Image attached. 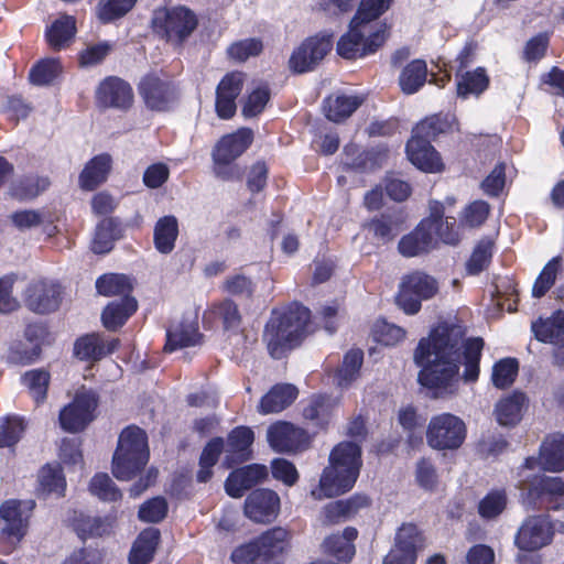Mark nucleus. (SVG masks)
<instances>
[{
  "label": "nucleus",
  "mask_w": 564,
  "mask_h": 564,
  "mask_svg": "<svg viewBox=\"0 0 564 564\" xmlns=\"http://www.w3.org/2000/svg\"><path fill=\"white\" fill-rule=\"evenodd\" d=\"M463 336L457 325L440 322L425 337V389L433 390L435 397L454 393Z\"/></svg>",
  "instance_id": "f257e3e1"
},
{
  "label": "nucleus",
  "mask_w": 564,
  "mask_h": 564,
  "mask_svg": "<svg viewBox=\"0 0 564 564\" xmlns=\"http://www.w3.org/2000/svg\"><path fill=\"white\" fill-rule=\"evenodd\" d=\"M361 466V448L352 442L339 443L330 452L329 465L323 470L318 487L312 490V497L322 500L349 491Z\"/></svg>",
  "instance_id": "f03ea898"
},
{
  "label": "nucleus",
  "mask_w": 564,
  "mask_h": 564,
  "mask_svg": "<svg viewBox=\"0 0 564 564\" xmlns=\"http://www.w3.org/2000/svg\"><path fill=\"white\" fill-rule=\"evenodd\" d=\"M313 332L311 312L307 307L293 304L281 313H274L265 325L263 339L270 355L282 358L285 352L300 346Z\"/></svg>",
  "instance_id": "7ed1b4c3"
},
{
  "label": "nucleus",
  "mask_w": 564,
  "mask_h": 564,
  "mask_svg": "<svg viewBox=\"0 0 564 564\" xmlns=\"http://www.w3.org/2000/svg\"><path fill=\"white\" fill-rule=\"evenodd\" d=\"M148 437L137 426L124 429L112 458V474L119 480L132 479L148 463Z\"/></svg>",
  "instance_id": "20e7f679"
},
{
  "label": "nucleus",
  "mask_w": 564,
  "mask_h": 564,
  "mask_svg": "<svg viewBox=\"0 0 564 564\" xmlns=\"http://www.w3.org/2000/svg\"><path fill=\"white\" fill-rule=\"evenodd\" d=\"M521 500L533 510L564 509V479L542 473L529 474L518 482Z\"/></svg>",
  "instance_id": "39448f33"
},
{
  "label": "nucleus",
  "mask_w": 564,
  "mask_h": 564,
  "mask_svg": "<svg viewBox=\"0 0 564 564\" xmlns=\"http://www.w3.org/2000/svg\"><path fill=\"white\" fill-rule=\"evenodd\" d=\"M387 39L384 24L376 25L358 24L355 19L350 22L349 31L337 43V53L347 59H355L375 53Z\"/></svg>",
  "instance_id": "423d86ee"
},
{
  "label": "nucleus",
  "mask_w": 564,
  "mask_h": 564,
  "mask_svg": "<svg viewBox=\"0 0 564 564\" xmlns=\"http://www.w3.org/2000/svg\"><path fill=\"white\" fill-rule=\"evenodd\" d=\"M289 532L283 528H273L256 541L236 549L231 560L237 564H271V561L284 552Z\"/></svg>",
  "instance_id": "0eeeda50"
},
{
  "label": "nucleus",
  "mask_w": 564,
  "mask_h": 564,
  "mask_svg": "<svg viewBox=\"0 0 564 564\" xmlns=\"http://www.w3.org/2000/svg\"><path fill=\"white\" fill-rule=\"evenodd\" d=\"M196 14L185 7L160 8L154 11L153 30L167 42L181 45L197 28Z\"/></svg>",
  "instance_id": "6e6552de"
},
{
  "label": "nucleus",
  "mask_w": 564,
  "mask_h": 564,
  "mask_svg": "<svg viewBox=\"0 0 564 564\" xmlns=\"http://www.w3.org/2000/svg\"><path fill=\"white\" fill-rule=\"evenodd\" d=\"M427 443L435 449H458L467 436L465 422L452 413H442L430 420L425 431Z\"/></svg>",
  "instance_id": "1a4fd4ad"
},
{
  "label": "nucleus",
  "mask_w": 564,
  "mask_h": 564,
  "mask_svg": "<svg viewBox=\"0 0 564 564\" xmlns=\"http://www.w3.org/2000/svg\"><path fill=\"white\" fill-rule=\"evenodd\" d=\"M34 500L10 499L0 506L1 536L12 544L19 543L28 532L35 509Z\"/></svg>",
  "instance_id": "9d476101"
},
{
  "label": "nucleus",
  "mask_w": 564,
  "mask_h": 564,
  "mask_svg": "<svg viewBox=\"0 0 564 564\" xmlns=\"http://www.w3.org/2000/svg\"><path fill=\"white\" fill-rule=\"evenodd\" d=\"M554 535V524L549 516H530L518 529L514 544L521 551L536 552L550 545Z\"/></svg>",
  "instance_id": "9b49d317"
},
{
  "label": "nucleus",
  "mask_w": 564,
  "mask_h": 564,
  "mask_svg": "<svg viewBox=\"0 0 564 564\" xmlns=\"http://www.w3.org/2000/svg\"><path fill=\"white\" fill-rule=\"evenodd\" d=\"M97 408L96 394L86 389L77 391L74 401L59 413L61 426L68 432H78L94 420Z\"/></svg>",
  "instance_id": "f8f14e48"
},
{
  "label": "nucleus",
  "mask_w": 564,
  "mask_h": 564,
  "mask_svg": "<svg viewBox=\"0 0 564 564\" xmlns=\"http://www.w3.org/2000/svg\"><path fill=\"white\" fill-rule=\"evenodd\" d=\"M330 35H316L307 39L290 57V68L294 73L312 70L332 50Z\"/></svg>",
  "instance_id": "ddd939ff"
},
{
  "label": "nucleus",
  "mask_w": 564,
  "mask_h": 564,
  "mask_svg": "<svg viewBox=\"0 0 564 564\" xmlns=\"http://www.w3.org/2000/svg\"><path fill=\"white\" fill-rule=\"evenodd\" d=\"M430 214L425 217V252L432 247V236L435 235L442 242L449 246H457L460 242V235L456 220L444 221V205L437 200H430Z\"/></svg>",
  "instance_id": "4468645a"
},
{
  "label": "nucleus",
  "mask_w": 564,
  "mask_h": 564,
  "mask_svg": "<svg viewBox=\"0 0 564 564\" xmlns=\"http://www.w3.org/2000/svg\"><path fill=\"white\" fill-rule=\"evenodd\" d=\"M421 532L414 524H403L395 538V544L384 557L383 564H414Z\"/></svg>",
  "instance_id": "2eb2a0df"
},
{
  "label": "nucleus",
  "mask_w": 564,
  "mask_h": 564,
  "mask_svg": "<svg viewBox=\"0 0 564 564\" xmlns=\"http://www.w3.org/2000/svg\"><path fill=\"white\" fill-rule=\"evenodd\" d=\"M267 438L275 452H295L308 442L305 430L289 422H278L268 429Z\"/></svg>",
  "instance_id": "dca6fc26"
},
{
  "label": "nucleus",
  "mask_w": 564,
  "mask_h": 564,
  "mask_svg": "<svg viewBox=\"0 0 564 564\" xmlns=\"http://www.w3.org/2000/svg\"><path fill=\"white\" fill-rule=\"evenodd\" d=\"M280 510V498L270 489L252 491L245 501V514L254 522H270Z\"/></svg>",
  "instance_id": "f3484780"
},
{
  "label": "nucleus",
  "mask_w": 564,
  "mask_h": 564,
  "mask_svg": "<svg viewBox=\"0 0 564 564\" xmlns=\"http://www.w3.org/2000/svg\"><path fill=\"white\" fill-rule=\"evenodd\" d=\"M96 98L101 107L128 109L132 105L133 93L130 85L124 80L118 77H109L100 83Z\"/></svg>",
  "instance_id": "a211bd4d"
},
{
  "label": "nucleus",
  "mask_w": 564,
  "mask_h": 564,
  "mask_svg": "<svg viewBox=\"0 0 564 564\" xmlns=\"http://www.w3.org/2000/svg\"><path fill=\"white\" fill-rule=\"evenodd\" d=\"M252 131L247 128L223 137L216 144L213 158L217 165H226L240 156L252 142Z\"/></svg>",
  "instance_id": "6ab92c4d"
},
{
  "label": "nucleus",
  "mask_w": 564,
  "mask_h": 564,
  "mask_svg": "<svg viewBox=\"0 0 564 564\" xmlns=\"http://www.w3.org/2000/svg\"><path fill=\"white\" fill-rule=\"evenodd\" d=\"M59 304V286L48 281H35L28 288L26 305L33 312L45 314Z\"/></svg>",
  "instance_id": "aec40b11"
},
{
  "label": "nucleus",
  "mask_w": 564,
  "mask_h": 564,
  "mask_svg": "<svg viewBox=\"0 0 564 564\" xmlns=\"http://www.w3.org/2000/svg\"><path fill=\"white\" fill-rule=\"evenodd\" d=\"M268 475L264 465L252 464L234 470L227 478L225 488L227 494L234 498H240L243 492L258 482L262 481Z\"/></svg>",
  "instance_id": "412c9836"
},
{
  "label": "nucleus",
  "mask_w": 564,
  "mask_h": 564,
  "mask_svg": "<svg viewBox=\"0 0 564 564\" xmlns=\"http://www.w3.org/2000/svg\"><path fill=\"white\" fill-rule=\"evenodd\" d=\"M254 434L251 429L239 426L228 435L225 448V463L227 467L246 460L250 456V446L253 443Z\"/></svg>",
  "instance_id": "4be33fe9"
},
{
  "label": "nucleus",
  "mask_w": 564,
  "mask_h": 564,
  "mask_svg": "<svg viewBox=\"0 0 564 564\" xmlns=\"http://www.w3.org/2000/svg\"><path fill=\"white\" fill-rule=\"evenodd\" d=\"M119 346L117 338L106 339L99 334H90L79 338L75 344V355L83 359L98 360L113 352Z\"/></svg>",
  "instance_id": "5701e85b"
},
{
  "label": "nucleus",
  "mask_w": 564,
  "mask_h": 564,
  "mask_svg": "<svg viewBox=\"0 0 564 564\" xmlns=\"http://www.w3.org/2000/svg\"><path fill=\"white\" fill-rule=\"evenodd\" d=\"M540 467L544 471H564V434L547 435L540 445Z\"/></svg>",
  "instance_id": "b1692460"
},
{
  "label": "nucleus",
  "mask_w": 564,
  "mask_h": 564,
  "mask_svg": "<svg viewBox=\"0 0 564 564\" xmlns=\"http://www.w3.org/2000/svg\"><path fill=\"white\" fill-rule=\"evenodd\" d=\"M423 297V274L414 272L403 278L397 296L398 305L406 314H415L421 308Z\"/></svg>",
  "instance_id": "393cba45"
},
{
  "label": "nucleus",
  "mask_w": 564,
  "mask_h": 564,
  "mask_svg": "<svg viewBox=\"0 0 564 564\" xmlns=\"http://www.w3.org/2000/svg\"><path fill=\"white\" fill-rule=\"evenodd\" d=\"M139 89L147 106L153 110H165L173 99L170 85L155 76L143 78Z\"/></svg>",
  "instance_id": "a878e982"
},
{
  "label": "nucleus",
  "mask_w": 564,
  "mask_h": 564,
  "mask_svg": "<svg viewBox=\"0 0 564 564\" xmlns=\"http://www.w3.org/2000/svg\"><path fill=\"white\" fill-rule=\"evenodd\" d=\"M296 387L290 383L275 384L262 397L259 412L262 414L278 413L288 408L297 398Z\"/></svg>",
  "instance_id": "bb28decb"
},
{
  "label": "nucleus",
  "mask_w": 564,
  "mask_h": 564,
  "mask_svg": "<svg viewBox=\"0 0 564 564\" xmlns=\"http://www.w3.org/2000/svg\"><path fill=\"white\" fill-rule=\"evenodd\" d=\"M528 404L525 393L513 391L502 398L495 409L497 422L502 426H514L522 419V410Z\"/></svg>",
  "instance_id": "cd10ccee"
},
{
  "label": "nucleus",
  "mask_w": 564,
  "mask_h": 564,
  "mask_svg": "<svg viewBox=\"0 0 564 564\" xmlns=\"http://www.w3.org/2000/svg\"><path fill=\"white\" fill-rule=\"evenodd\" d=\"M495 249L496 242L490 236L480 238L465 263L466 273L468 275H479L487 270L492 262Z\"/></svg>",
  "instance_id": "c85d7f7f"
},
{
  "label": "nucleus",
  "mask_w": 564,
  "mask_h": 564,
  "mask_svg": "<svg viewBox=\"0 0 564 564\" xmlns=\"http://www.w3.org/2000/svg\"><path fill=\"white\" fill-rule=\"evenodd\" d=\"M531 330L540 343L552 344L564 335V311L556 310L547 318L532 322Z\"/></svg>",
  "instance_id": "c756f323"
},
{
  "label": "nucleus",
  "mask_w": 564,
  "mask_h": 564,
  "mask_svg": "<svg viewBox=\"0 0 564 564\" xmlns=\"http://www.w3.org/2000/svg\"><path fill=\"white\" fill-rule=\"evenodd\" d=\"M72 527L77 535L83 540L91 538H101L111 533L113 521L108 518L90 517L79 513L74 517Z\"/></svg>",
  "instance_id": "7c9ffc66"
},
{
  "label": "nucleus",
  "mask_w": 564,
  "mask_h": 564,
  "mask_svg": "<svg viewBox=\"0 0 564 564\" xmlns=\"http://www.w3.org/2000/svg\"><path fill=\"white\" fill-rule=\"evenodd\" d=\"M160 541V531L155 528L143 530L134 541L129 554L130 564H148L152 561Z\"/></svg>",
  "instance_id": "2f4dec72"
},
{
  "label": "nucleus",
  "mask_w": 564,
  "mask_h": 564,
  "mask_svg": "<svg viewBox=\"0 0 564 564\" xmlns=\"http://www.w3.org/2000/svg\"><path fill=\"white\" fill-rule=\"evenodd\" d=\"M490 78L485 67H477L474 70H466L460 76L457 75L456 93L460 98H467L470 95L479 96L488 89Z\"/></svg>",
  "instance_id": "473e14b6"
},
{
  "label": "nucleus",
  "mask_w": 564,
  "mask_h": 564,
  "mask_svg": "<svg viewBox=\"0 0 564 564\" xmlns=\"http://www.w3.org/2000/svg\"><path fill=\"white\" fill-rule=\"evenodd\" d=\"M358 535V531L352 527H347L341 534H332L323 543L324 551L337 557L339 561H350L355 555V545L352 542Z\"/></svg>",
  "instance_id": "72a5a7b5"
},
{
  "label": "nucleus",
  "mask_w": 564,
  "mask_h": 564,
  "mask_svg": "<svg viewBox=\"0 0 564 564\" xmlns=\"http://www.w3.org/2000/svg\"><path fill=\"white\" fill-rule=\"evenodd\" d=\"M197 324L194 322H183L166 333L165 351H174L180 348L195 346L200 341Z\"/></svg>",
  "instance_id": "f704fd0d"
},
{
  "label": "nucleus",
  "mask_w": 564,
  "mask_h": 564,
  "mask_svg": "<svg viewBox=\"0 0 564 564\" xmlns=\"http://www.w3.org/2000/svg\"><path fill=\"white\" fill-rule=\"evenodd\" d=\"M111 159L101 154L91 159L79 175V185L83 189L93 191L106 181L110 171Z\"/></svg>",
  "instance_id": "c9c22d12"
},
{
  "label": "nucleus",
  "mask_w": 564,
  "mask_h": 564,
  "mask_svg": "<svg viewBox=\"0 0 564 564\" xmlns=\"http://www.w3.org/2000/svg\"><path fill=\"white\" fill-rule=\"evenodd\" d=\"M137 311V301L124 296L118 302H112L104 310L101 319L107 329L115 330L121 327L126 321Z\"/></svg>",
  "instance_id": "e433bc0d"
},
{
  "label": "nucleus",
  "mask_w": 564,
  "mask_h": 564,
  "mask_svg": "<svg viewBox=\"0 0 564 564\" xmlns=\"http://www.w3.org/2000/svg\"><path fill=\"white\" fill-rule=\"evenodd\" d=\"M485 341L481 337L467 338L463 346L464 373L463 378L467 382H475L479 378L480 359Z\"/></svg>",
  "instance_id": "4c0bfd02"
},
{
  "label": "nucleus",
  "mask_w": 564,
  "mask_h": 564,
  "mask_svg": "<svg viewBox=\"0 0 564 564\" xmlns=\"http://www.w3.org/2000/svg\"><path fill=\"white\" fill-rule=\"evenodd\" d=\"M178 235V223L174 216L161 217L154 227V245L159 252L170 253Z\"/></svg>",
  "instance_id": "58836bf2"
},
{
  "label": "nucleus",
  "mask_w": 564,
  "mask_h": 564,
  "mask_svg": "<svg viewBox=\"0 0 564 564\" xmlns=\"http://www.w3.org/2000/svg\"><path fill=\"white\" fill-rule=\"evenodd\" d=\"M76 21L70 15H62L47 29L46 39L51 47L62 50L74 39Z\"/></svg>",
  "instance_id": "ea45409f"
},
{
  "label": "nucleus",
  "mask_w": 564,
  "mask_h": 564,
  "mask_svg": "<svg viewBox=\"0 0 564 564\" xmlns=\"http://www.w3.org/2000/svg\"><path fill=\"white\" fill-rule=\"evenodd\" d=\"M361 104L362 99L357 96H330L324 102V111L329 120L339 122L348 118Z\"/></svg>",
  "instance_id": "a19ab883"
},
{
  "label": "nucleus",
  "mask_w": 564,
  "mask_h": 564,
  "mask_svg": "<svg viewBox=\"0 0 564 564\" xmlns=\"http://www.w3.org/2000/svg\"><path fill=\"white\" fill-rule=\"evenodd\" d=\"M66 480L58 465L47 464L39 473V492L43 496H64Z\"/></svg>",
  "instance_id": "79ce46f5"
},
{
  "label": "nucleus",
  "mask_w": 564,
  "mask_h": 564,
  "mask_svg": "<svg viewBox=\"0 0 564 564\" xmlns=\"http://www.w3.org/2000/svg\"><path fill=\"white\" fill-rule=\"evenodd\" d=\"M364 354L359 349L349 350L343 360L341 366L334 372L333 382L340 387L347 388L359 376L362 365Z\"/></svg>",
  "instance_id": "37998d69"
},
{
  "label": "nucleus",
  "mask_w": 564,
  "mask_h": 564,
  "mask_svg": "<svg viewBox=\"0 0 564 564\" xmlns=\"http://www.w3.org/2000/svg\"><path fill=\"white\" fill-rule=\"evenodd\" d=\"M459 131V122L454 112L440 111L425 117V138L435 140L438 135Z\"/></svg>",
  "instance_id": "c03bdc74"
},
{
  "label": "nucleus",
  "mask_w": 564,
  "mask_h": 564,
  "mask_svg": "<svg viewBox=\"0 0 564 564\" xmlns=\"http://www.w3.org/2000/svg\"><path fill=\"white\" fill-rule=\"evenodd\" d=\"M336 404L337 401L328 397H312L303 409V416L315 422L316 425L323 426L328 423Z\"/></svg>",
  "instance_id": "a18cd8bd"
},
{
  "label": "nucleus",
  "mask_w": 564,
  "mask_h": 564,
  "mask_svg": "<svg viewBox=\"0 0 564 564\" xmlns=\"http://www.w3.org/2000/svg\"><path fill=\"white\" fill-rule=\"evenodd\" d=\"M562 267V257L556 256L546 262L532 286V296L543 297L555 284L556 276Z\"/></svg>",
  "instance_id": "49530a36"
},
{
  "label": "nucleus",
  "mask_w": 564,
  "mask_h": 564,
  "mask_svg": "<svg viewBox=\"0 0 564 564\" xmlns=\"http://www.w3.org/2000/svg\"><path fill=\"white\" fill-rule=\"evenodd\" d=\"M519 371L516 358L508 357L498 360L492 367L491 381L498 389H507L513 384Z\"/></svg>",
  "instance_id": "de8ad7c7"
},
{
  "label": "nucleus",
  "mask_w": 564,
  "mask_h": 564,
  "mask_svg": "<svg viewBox=\"0 0 564 564\" xmlns=\"http://www.w3.org/2000/svg\"><path fill=\"white\" fill-rule=\"evenodd\" d=\"M507 502L508 498L503 489L490 490L478 502V514L486 520L495 519L505 511Z\"/></svg>",
  "instance_id": "09e8293b"
},
{
  "label": "nucleus",
  "mask_w": 564,
  "mask_h": 564,
  "mask_svg": "<svg viewBox=\"0 0 564 564\" xmlns=\"http://www.w3.org/2000/svg\"><path fill=\"white\" fill-rule=\"evenodd\" d=\"M137 0H99L96 7L97 18L109 23L124 17L132 10Z\"/></svg>",
  "instance_id": "8fccbe9b"
},
{
  "label": "nucleus",
  "mask_w": 564,
  "mask_h": 564,
  "mask_svg": "<svg viewBox=\"0 0 564 564\" xmlns=\"http://www.w3.org/2000/svg\"><path fill=\"white\" fill-rule=\"evenodd\" d=\"M223 449L224 441L220 437L213 438L204 447L199 459V470L197 473V479L199 481L205 482L212 477V468L217 463Z\"/></svg>",
  "instance_id": "3c124183"
},
{
  "label": "nucleus",
  "mask_w": 564,
  "mask_h": 564,
  "mask_svg": "<svg viewBox=\"0 0 564 564\" xmlns=\"http://www.w3.org/2000/svg\"><path fill=\"white\" fill-rule=\"evenodd\" d=\"M99 294L105 296L123 295L132 290L129 279L123 274L109 273L100 276L96 282Z\"/></svg>",
  "instance_id": "603ef678"
},
{
  "label": "nucleus",
  "mask_w": 564,
  "mask_h": 564,
  "mask_svg": "<svg viewBox=\"0 0 564 564\" xmlns=\"http://www.w3.org/2000/svg\"><path fill=\"white\" fill-rule=\"evenodd\" d=\"M263 51L260 39H245L230 44L227 48L228 57L236 63H243L250 57H256Z\"/></svg>",
  "instance_id": "864d4df0"
},
{
  "label": "nucleus",
  "mask_w": 564,
  "mask_h": 564,
  "mask_svg": "<svg viewBox=\"0 0 564 564\" xmlns=\"http://www.w3.org/2000/svg\"><path fill=\"white\" fill-rule=\"evenodd\" d=\"M394 0H361L359 9L355 14V25L360 23L372 25L371 22L382 15Z\"/></svg>",
  "instance_id": "5fc2aeb1"
},
{
  "label": "nucleus",
  "mask_w": 564,
  "mask_h": 564,
  "mask_svg": "<svg viewBox=\"0 0 564 564\" xmlns=\"http://www.w3.org/2000/svg\"><path fill=\"white\" fill-rule=\"evenodd\" d=\"M491 207L482 199H476L465 206L460 223L469 228H479L488 219Z\"/></svg>",
  "instance_id": "6e6d98bb"
},
{
  "label": "nucleus",
  "mask_w": 564,
  "mask_h": 564,
  "mask_svg": "<svg viewBox=\"0 0 564 564\" xmlns=\"http://www.w3.org/2000/svg\"><path fill=\"white\" fill-rule=\"evenodd\" d=\"M401 90L406 95H412L423 85V62L415 59L408 64L399 77Z\"/></svg>",
  "instance_id": "4d7b16f0"
},
{
  "label": "nucleus",
  "mask_w": 564,
  "mask_h": 564,
  "mask_svg": "<svg viewBox=\"0 0 564 564\" xmlns=\"http://www.w3.org/2000/svg\"><path fill=\"white\" fill-rule=\"evenodd\" d=\"M25 430L23 419L8 416L0 421V448L12 446L21 438Z\"/></svg>",
  "instance_id": "13d9d810"
},
{
  "label": "nucleus",
  "mask_w": 564,
  "mask_h": 564,
  "mask_svg": "<svg viewBox=\"0 0 564 564\" xmlns=\"http://www.w3.org/2000/svg\"><path fill=\"white\" fill-rule=\"evenodd\" d=\"M62 72L58 59H44L36 64L30 72V79L35 85L52 83Z\"/></svg>",
  "instance_id": "bf43d9fd"
},
{
  "label": "nucleus",
  "mask_w": 564,
  "mask_h": 564,
  "mask_svg": "<svg viewBox=\"0 0 564 564\" xmlns=\"http://www.w3.org/2000/svg\"><path fill=\"white\" fill-rule=\"evenodd\" d=\"M89 490L105 501H116L121 498L120 490L107 474L95 475L90 481Z\"/></svg>",
  "instance_id": "052dcab7"
},
{
  "label": "nucleus",
  "mask_w": 564,
  "mask_h": 564,
  "mask_svg": "<svg viewBox=\"0 0 564 564\" xmlns=\"http://www.w3.org/2000/svg\"><path fill=\"white\" fill-rule=\"evenodd\" d=\"M23 382L36 403L45 400L50 375L43 370H32L24 375Z\"/></svg>",
  "instance_id": "680f3d73"
},
{
  "label": "nucleus",
  "mask_w": 564,
  "mask_h": 564,
  "mask_svg": "<svg viewBox=\"0 0 564 564\" xmlns=\"http://www.w3.org/2000/svg\"><path fill=\"white\" fill-rule=\"evenodd\" d=\"M506 163L498 162L491 172L481 181L480 188L490 197H498L506 185Z\"/></svg>",
  "instance_id": "e2e57ef3"
},
{
  "label": "nucleus",
  "mask_w": 564,
  "mask_h": 564,
  "mask_svg": "<svg viewBox=\"0 0 564 564\" xmlns=\"http://www.w3.org/2000/svg\"><path fill=\"white\" fill-rule=\"evenodd\" d=\"M549 46L550 34L547 32L538 33L525 43L522 58L529 63L539 62L546 55Z\"/></svg>",
  "instance_id": "0e129e2a"
},
{
  "label": "nucleus",
  "mask_w": 564,
  "mask_h": 564,
  "mask_svg": "<svg viewBox=\"0 0 564 564\" xmlns=\"http://www.w3.org/2000/svg\"><path fill=\"white\" fill-rule=\"evenodd\" d=\"M372 336L380 344L393 346L404 338L405 333L397 325L379 321L373 326Z\"/></svg>",
  "instance_id": "69168bd1"
},
{
  "label": "nucleus",
  "mask_w": 564,
  "mask_h": 564,
  "mask_svg": "<svg viewBox=\"0 0 564 564\" xmlns=\"http://www.w3.org/2000/svg\"><path fill=\"white\" fill-rule=\"evenodd\" d=\"M113 226L111 220L104 219L96 228L94 239L91 241V250L95 253H106L112 249L113 243Z\"/></svg>",
  "instance_id": "338daca9"
},
{
  "label": "nucleus",
  "mask_w": 564,
  "mask_h": 564,
  "mask_svg": "<svg viewBox=\"0 0 564 564\" xmlns=\"http://www.w3.org/2000/svg\"><path fill=\"white\" fill-rule=\"evenodd\" d=\"M167 502L162 497H155L144 502L139 510V518L144 522L155 523L165 518Z\"/></svg>",
  "instance_id": "774afa93"
}]
</instances>
